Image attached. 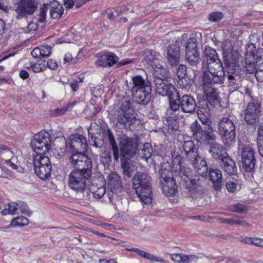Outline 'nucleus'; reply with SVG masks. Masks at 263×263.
<instances>
[{
  "label": "nucleus",
  "mask_w": 263,
  "mask_h": 263,
  "mask_svg": "<svg viewBox=\"0 0 263 263\" xmlns=\"http://www.w3.org/2000/svg\"><path fill=\"white\" fill-rule=\"evenodd\" d=\"M244 119L247 124H254L257 121V107L253 102L249 103L244 111Z\"/></svg>",
  "instance_id": "obj_20"
},
{
  "label": "nucleus",
  "mask_w": 263,
  "mask_h": 263,
  "mask_svg": "<svg viewBox=\"0 0 263 263\" xmlns=\"http://www.w3.org/2000/svg\"><path fill=\"white\" fill-rule=\"evenodd\" d=\"M35 174L42 180L48 179L51 175V163L49 158L43 155H36L33 160Z\"/></svg>",
  "instance_id": "obj_9"
},
{
  "label": "nucleus",
  "mask_w": 263,
  "mask_h": 263,
  "mask_svg": "<svg viewBox=\"0 0 263 263\" xmlns=\"http://www.w3.org/2000/svg\"><path fill=\"white\" fill-rule=\"evenodd\" d=\"M178 41L174 44H171L167 48L166 58L170 65L176 66L178 64L180 57V50Z\"/></svg>",
  "instance_id": "obj_19"
},
{
  "label": "nucleus",
  "mask_w": 263,
  "mask_h": 263,
  "mask_svg": "<svg viewBox=\"0 0 263 263\" xmlns=\"http://www.w3.org/2000/svg\"><path fill=\"white\" fill-rule=\"evenodd\" d=\"M37 6V0H19L15 9L16 18L20 20L32 15Z\"/></svg>",
  "instance_id": "obj_10"
},
{
  "label": "nucleus",
  "mask_w": 263,
  "mask_h": 263,
  "mask_svg": "<svg viewBox=\"0 0 263 263\" xmlns=\"http://www.w3.org/2000/svg\"><path fill=\"white\" fill-rule=\"evenodd\" d=\"M246 68L247 72L249 73H253L256 70V66L254 62L247 64Z\"/></svg>",
  "instance_id": "obj_60"
},
{
  "label": "nucleus",
  "mask_w": 263,
  "mask_h": 263,
  "mask_svg": "<svg viewBox=\"0 0 263 263\" xmlns=\"http://www.w3.org/2000/svg\"><path fill=\"white\" fill-rule=\"evenodd\" d=\"M122 156L133 157L136 153V146L134 140L124 134H121L118 138Z\"/></svg>",
  "instance_id": "obj_14"
},
{
  "label": "nucleus",
  "mask_w": 263,
  "mask_h": 263,
  "mask_svg": "<svg viewBox=\"0 0 263 263\" xmlns=\"http://www.w3.org/2000/svg\"><path fill=\"white\" fill-rule=\"evenodd\" d=\"M209 177L212 182L214 189L215 190H219L221 188L222 182L221 172L217 168L210 169Z\"/></svg>",
  "instance_id": "obj_23"
},
{
  "label": "nucleus",
  "mask_w": 263,
  "mask_h": 263,
  "mask_svg": "<svg viewBox=\"0 0 263 263\" xmlns=\"http://www.w3.org/2000/svg\"><path fill=\"white\" fill-rule=\"evenodd\" d=\"M97 57L98 59L95 61V64L99 67H107L105 51L98 53Z\"/></svg>",
  "instance_id": "obj_40"
},
{
  "label": "nucleus",
  "mask_w": 263,
  "mask_h": 263,
  "mask_svg": "<svg viewBox=\"0 0 263 263\" xmlns=\"http://www.w3.org/2000/svg\"><path fill=\"white\" fill-rule=\"evenodd\" d=\"M128 87L134 101L137 104L146 105L151 100L152 85L146 75L133 76Z\"/></svg>",
  "instance_id": "obj_2"
},
{
  "label": "nucleus",
  "mask_w": 263,
  "mask_h": 263,
  "mask_svg": "<svg viewBox=\"0 0 263 263\" xmlns=\"http://www.w3.org/2000/svg\"><path fill=\"white\" fill-rule=\"evenodd\" d=\"M42 58L48 57L51 53V47L48 45H42L39 47Z\"/></svg>",
  "instance_id": "obj_42"
},
{
  "label": "nucleus",
  "mask_w": 263,
  "mask_h": 263,
  "mask_svg": "<svg viewBox=\"0 0 263 263\" xmlns=\"http://www.w3.org/2000/svg\"><path fill=\"white\" fill-rule=\"evenodd\" d=\"M107 137L109 143L111 147L117 146L114 136L110 129L107 130Z\"/></svg>",
  "instance_id": "obj_55"
},
{
  "label": "nucleus",
  "mask_w": 263,
  "mask_h": 263,
  "mask_svg": "<svg viewBox=\"0 0 263 263\" xmlns=\"http://www.w3.org/2000/svg\"><path fill=\"white\" fill-rule=\"evenodd\" d=\"M13 156V152L5 145H2V148L0 153V159H1L6 161V160L12 159Z\"/></svg>",
  "instance_id": "obj_39"
},
{
  "label": "nucleus",
  "mask_w": 263,
  "mask_h": 263,
  "mask_svg": "<svg viewBox=\"0 0 263 263\" xmlns=\"http://www.w3.org/2000/svg\"><path fill=\"white\" fill-rule=\"evenodd\" d=\"M65 141L66 148L68 152H86L88 145L86 138L82 135L74 134L70 138V142Z\"/></svg>",
  "instance_id": "obj_12"
},
{
  "label": "nucleus",
  "mask_w": 263,
  "mask_h": 263,
  "mask_svg": "<svg viewBox=\"0 0 263 263\" xmlns=\"http://www.w3.org/2000/svg\"><path fill=\"white\" fill-rule=\"evenodd\" d=\"M198 114L199 115H203L205 117L210 116V109L208 108L207 104H205L204 107H200L198 109Z\"/></svg>",
  "instance_id": "obj_58"
},
{
  "label": "nucleus",
  "mask_w": 263,
  "mask_h": 263,
  "mask_svg": "<svg viewBox=\"0 0 263 263\" xmlns=\"http://www.w3.org/2000/svg\"><path fill=\"white\" fill-rule=\"evenodd\" d=\"M47 67L51 70H55L58 67V64L54 60H50L46 64Z\"/></svg>",
  "instance_id": "obj_64"
},
{
  "label": "nucleus",
  "mask_w": 263,
  "mask_h": 263,
  "mask_svg": "<svg viewBox=\"0 0 263 263\" xmlns=\"http://www.w3.org/2000/svg\"><path fill=\"white\" fill-rule=\"evenodd\" d=\"M160 54L152 50H146L143 53V59L148 66H152L160 62Z\"/></svg>",
  "instance_id": "obj_26"
},
{
  "label": "nucleus",
  "mask_w": 263,
  "mask_h": 263,
  "mask_svg": "<svg viewBox=\"0 0 263 263\" xmlns=\"http://www.w3.org/2000/svg\"><path fill=\"white\" fill-rule=\"evenodd\" d=\"M105 193V189L103 186L98 187L93 193V196L97 199L102 198Z\"/></svg>",
  "instance_id": "obj_53"
},
{
  "label": "nucleus",
  "mask_w": 263,
  "mask_h": 263,
  "mask_svg": "<svg viewBox=\"0 0 263 263\" xmlns=\"http://www.w3.org/2000/svg\"><path fill=\"white\" fill-rule=\"evenodd\" d=\"M178 84L182 88H189L190 85L187 82L185 77L184 78H179L178 80Z\"/></svg>",
  "instance_id": "obj_63"
},
{
  "label": "nucleus",
  "mask_w": 263,
  "mask_h": 263,
  "mask_svg": "<svg viewBox=\"0 0 263 263\" xmlns=\"http://www.w3.org/2000/svg\"><path fill=\"white\" fill-rule=\"evenodd\" d=\"M152 67L154 70L153 75L154 77H165L167 73L166 70L160 63V62Z\"/></svg>",
  "instance_id": "obj_35"
},
{
  "label": "nucleus",
  "mask_w": 263,
  "mask_h": 263,
  "mask_svg": "<svg viewBox=\"0 0 263 263\" xmlns=\"http://www.w3.org/2000/svg\"><path fill=\"white\" fill-rule=\"evenodd\" d=\"M198 260V257L195 255L183 254L182 263L195 262Z\"/></svg>",
  "instance_id": "obj_46"
},
{
  "label": "nucleus",
  "mask_w": 263,
  "mask_h": 263,
  "mask_svg": "<svg viewBox=\"0 0 263 263\" xmlns=\"http://www.w3.org/2000/svg\"><path fill=\"white\" fill-rule=\"evenodd\" d=\"M111 160V157L109 152H106L104 153L103 155L101 157V162L102 163L108 165L110 163Z\"/></svg>",
  "instance_id": "obj_51"
},
{
  "label": "nucleus",
  "mask_w": 263,
  "mask_h": 263,
  "mask_svg": "<svg viewBox=\"0 0 263 263\" xmlns=\"http://www.w3.org/2000/svg\"><path fill=\"white\" fill-rule=\"evenodd\" d=\"M193 136L198 142L211 144L216 139V136L213 132L205 133L197 121L193 122L191 125Z\"/></svg>",
  "instance_id": "obj_13"
},
{
  "label": "nucleus",
  "mask_w": 263,
  "mask_h": 263,
  "mask_svg": "<svg viewBox=\"0 0 263 263\" xmlns=\"http://www.w3.org/2000/svg\"><path fill=\"white\" fill-rule=\"evenodd\" d=\"M27 68H31L34 72H40L44 70L46 68L45 62H37L36 63L29 62L27 64Z\"/></svg>",
  "instance_id": "obj_34"
},
{
  "label": "nucleus",
  "mask_w": 263,
  "mask_h": 263,
  "mask_svg": "<svg viewBox=\"0 0 263 263\" xmlns=\"http://www.w3.org/2000/svg\"><path fill=\"white\" fill-rule=\"evenodd\" d=\"M176 173L185 183V186L191 197L195 198L201 195L202 187L199 177L195 176V178H193L190 168L182 166L180 170Z\"/></svg>",
  "instance_id": "obj_8"
},
{
  "label": "nucleus",
  "mask_w": 263,
  "mask_h": 263,
  "mask_svg": "<svg viewBox=\"0 0 263 263\" xmlns=\"http://www.w3.org/2000/svg\"><path fill=\"white\" fill-rule=\"evenodd\" d=\"M160 175L162 190L163 193L168 197L174 195L177 191L174 179L171 177L164 175L162 172L160 173Z\"/></svg>",
  "instance_id": "obj_18"
},
{
  "label": "nucleus",
  "mask_w": 263,
  "mask_h": 263,
  "mask_svg": "<svg viewBox=\"0 0 263 263\" xmlns=\"http://www.w3.org/2000/svg\"><path fill=\"white\" fill-rule=\"evenodd\" d=\"M51 136L49 133L41 131L35 135L31 141V146L34 151L37 153L39 151L47 152L51 146Z\"/></svg>",
  "instance_id": "obj_11"
},
{
  "label": "nucleus",
  "mask_w": 263,
  "mask_h": 263,
  "mask_svg": "<svg viewBox=\"0 0 263 263\" xmlns=\"http://www.w3.org/2000/svg\"><path fill=\"white\" fill-rule=\"evenodd\" d=\"M172 170L173 172L176 173L177 171H180L181 168L182 163L181 162V157L179 154L176 152H174L172 154Z\"/></svg>",
  "instance_id": "obj_32"
},
{
  "label": "nucleus",
  "mask_w": 263,
  "mask_h": 263,
  "mask_svg": "<svg viewBox=\"0 0 263 263\" xmlns=\"http://www.w3.org/2000/svg\"><path fill=\"white\" fill-rule=\"evenodd\" d=\"M183 149L186 158L191 159L196 156L197 154V149L194 147L193 142L192 141H185L183 144Z\"/></svg>",
  "instance_id": "obj_28"
},
{
  "label": "nucleus",
  "mask_w": 263,
  "mask_h": 263,
  "mask_svg": "<svg viewBox=\"0 0 263 263\" xmlns=\"http://www.w3.org/2000/svg\"><path fill=\"white\" fill-rule=\"evenodd\" d=\"M223 17V14L221 12H216L211 13L209 16V19L211 22H218Z\"/></svg>",
  "instance_id": "obj_47"
},
{
  "label": "nucleus",
  "mask_w": 263,
  "mask_h": 263,
  "mask_svg": "<svg viewBox=\"0 0 263 263\" xmlns=\"http://www.w3.org/2000/svg\"><path fill=\"white\" fill-rule=\"evenodd\" d=\"M47 9L45 7L41 8L40 9L39 14L37 15V21L39 23H43L46 18Z\"/></svg>",
  "instance_id": "obj_49"
},
{
  "label": "nucleus",
  "mask_w": 263,
  "mask_h": 263,
  "mask_svg": "<svg viewBox=\"0 0 263 263\" xmlns=\"http://www.w3.org/2000/svg\"><path fill=\"white\" fill-rule=\"evenodd\" d=\"M107 67H110L115 65L119 60L118 57L112 52L105 51Z\"/></svg>",
  "instance_id": "obj_37"
},
{
  "label": "nucleus",
  "mask_w": 263,
  "mask_h": 263,
  "mask_svg": "<svg viewBox=\"0 0 263 263\" xmlns=\"http://www.w3.org/2000/svg\"><path fill=\"white\" fill-rule=\"evenodd\" d=\"M197 42L196 37H190L186 45L185 58L189 63L192 66L196 65L199 63Z\"/></svg>",
  "instance_id": "obj_15"
},
{
  "label": "nucleus",
  "mask_w": 263,
  "mask_h": 263,
  "mask_svg": "<svg viewBox=\"0 0 263 263\" xmlns=\"http://www.w3.org/2000/svg\"><path fill=\"white\" fill-rule=\"evenodd\" d=\"M133 186L141 202L150 206L152 202L151 177L146 174L137 173L133 178Z\"/></svg>",
  "instance_id": "obj_4"
},
{
  "label": "nucleus",
  "mask_w": 263,
  "mask_h": 263,
  "mask_svg": "<svg viewBox=\"0 0 263 263\" xmlns=\"http://www.w3.org/2000/svg\"><path fill=\"white\" fill-rule=\"evenodd\" d=\"M186 73V67L184 65L181 64L179 66L177 71V74L178 75V77L179 78H184L185 77Z\"/></svg>",
  "instance_id": "obj_50"
},
{
  "label": "nucleus",
  "mask_w": 263,
  "mask_h": 263,
  "mask_svg": "<svg viewBox=\"0 0 263 263\" xmlns=\"http://www.w3.org/2000/svg\"><path fill=\"white\" fill-rule=\"evenodd\" d=\"M63 7L58 2L51 4L50 14L52 18L60 19L63 14Z\"/></svg>",
  "instance_id": "obj_30"
},
{
  "label": "nucleus",
  "mask_w": 263,
  "mask_h": 263,
  "mask_svg": "<svg viewBox=\"0 0 263 263\" xmlns=\"http://www.w3.org/2000/svg\"><path fill=\"white\" fill-rule=\"evenodd\" d=\"M208 71L203 73V88L208 98L217 99L216 89L213 84H222L224 80L225 72L220 60L210 62L207 64Z\"/></svg>",
  "instance_id": "obj_1"
},
{
  "label": "nucleus",
  "mask_w": 263,
  "mask_h": 263,
  "mask_svg": "<svg viewBox=\"0 0 263 263\" xmlns=\"http://www.w3.org/2000/svg\"><path fill=\"white\" fill-rule=\"evenodd\" d=\"M17 210V202H11L8 205V208H6L2 210L1 214L2 215H14L16 214Z\"/></svg>",
  "instance_id": "obj_38"
},
{
  "label": "nucleus",
  "mask_w": 263,
  "mask_h": 263,
  "mask_svg": "<svg viewBox=\"0 0 263 263\" xmlns=\"http://www.w3.org/2000/svg\"><path fill=\"white\" fill-rule=\"evenodd\" d=\"M107 180L111 189H117L119 191L122 190V180L117 172L110 173L107 177Z\"/></svg>",
  "instance_id": "obj_27"
},
{
  "label": "nucleus",
  "mask_w": 263,
  "mask_h": 263,
  "mask_svg": "<svg viewBox=\"0 0 263 263\" xmlns=\"http://www.w3.org/2000/svg\"><path fill=\"white\" fill-rule=\"evenodd\" d=\"M28 223V219L25 217H22V218H16L15 219H13L10 226H8V228H9L11 226H23L25 224H27Z\"/></svg>",
  "instance_id": "obj_43"
},
{
  "label": "nucleus",
  "mask_w": 263,
  "mask_h": 263,
  "mask_svg": "<svg viewBox=\"0 0 263 263\" xmlns=\"http://www.w3.org/2000/svg\"><path fill=\"white\" fill-rule=\"evenodd\" d=\"M91 170L81 168L72 171L68 176V185L70 189L77 193H82L80 199L87 200L90 193L87 189L91 176Z\"/></svg>",
  "instance_id": "obj_3"
},
{
  "label": "nucleus",
  "mask_w": 263,
  "mask_h": 263,
  "mask_svg": "<svg viewBox=\"0 0 263 263\" xmlns=\"http://www.w3.org/2000/svg\"><path fill=\"white\" fill-rule=\"evenodd\" d=\"M76 60L72 58V54L69 52L66 53L64 58V64L70 65L76 63Z\"/></svg>",
  "instance_id": "obj_52"
},
{
  "label": "nucleus",
  "mask_w": 263,
  "mask_h": 263,
  "mask_svg": "<svg viewBox=\"0 0 263 263\" xmlns=\"http://www.w3.org/2000/svg\"><path fill=\"white\" fill-rule=\"evenodd\" d=\"M165 77H154V83L155 84L156 89H157L159 86H161L162 84H164L167 82V80L164 79Z\"/></svg>",
  "instance_id": "obj_57"
},
{
  "label": "nucleus",
  "mask_w": 263,
  "mask_h": 263,
  "mask_svg": "<svg viewBox=\"0 0 263 263\" xmlns=\"http://www.w3.org/2000/svg\"><path fill=\"white\" fill-rule=\"evenodd\" d=\"M129 251L135 252L139 257L143 258L146 260H149L151 263H154L155 262L163 263L164 260L159 257H158L149 252L145 251L144 250H141L137 248H130L127 249Z\"/></svg>",
  "instance_id": "obj_22"
},
{
  "label": "nucleus",
  "mask_w": 263,
  "mask_h": 263,
  "mask_svg": "<svg viewBox=\"0 0 263 263\" xmlns=\"http://www.w3.org/2000/svg\"><path fill=\"white\" fill-rule=\"evenodd\" d=\"M246 55L253 57L255 58L256 53V46L254 44L250 43L246 46Z\"/></svg>",
  "instance_id": "obj_45"
},
{
  "label": "nucleus",
  "mask_w": 263,
  "mask_h": 263,
  "mask_svg": "<svg viewBox=\"0 0 263 263\" xmlns=\"http://www.w3.org/2000/svg\"><path fill=\"white\" fill-rule=\"evenodd\" d=\"M209 152L215 159L220 160L221 161L224 157L228 156L223 147L215 142L211 143Z\"/></svg>",
  "instance_id": "obj_25"
},
{
  "label": "nucleus",
  "mask_w": 263,
  "mask_h": 263,
  "mask_svg": "<svg viewBox=\"0 0 263 263\" xmlns=\"http://www.w3.org/2000/svg\"><path fill=\"white\" fill-rule=\"evenodd\" d=\"M193 158L187 160L191 162L198 174L203 175L208 170L204 158L199 156L198 153Z\"/></svg>",
  "instance_id": "obj_21"
},
{
  "label": "nucleus",
  "mask_w": 263,
  "mask_h": 263,
  "mask_svg": "<svg viewBox=\"0 0 263 263\" xmlns=\"http://www.w3.org/2000/svg\"><path fill=\"white\" fill-rule=\"evenodd\" d=\"M69 85L71 90L73 92H77L79 88V84L77 81H75V80H72L70 81Z\"/></svg>",
  "instance_id": "obj_61"
},
{
  "label": "nucleus",
  "mask_w": 263,
  "mask_h": 263,
  "mask_svg": "<svg viewBox=\"0 0 263 263\" xmlns=\"http://www.w3.org/2000/svg\"><path fill=\"white\" fill-rule=\"evenodd\" d=\"M135 114L132 103L127 99H123L120 105L111 115V120L116 124L125 126L130 125L136 119Z\"/></svg>",
  "instance_id": "obj_7"
},
{
  "label": "nucleus",
  "mask_w": 263,
  "mask_h": 263,
  "mask_svg": "<svg viewBox=\"0 0 263 263\" xmlns=\"http://www.w3.org/2000/svg\"><path fill=\"white\" fill-rule=\"evenodd\" d=\"M230 210L233 212L242 213L246 210V207L240 203H235L230 205Z\"/></svg>",
  "instance_id": "obj_44"
},
{
  "label": "nucleus",
  "mask_w": 263,
  "mask_h": 263,
  "mask_svg": "<svg viewBox=\"0 0 263 263\" xmlns=\"http://www.w3.org/2000/svg\"><path fill=\"white\" fill-rule=\"evenodd\" d=\"M68 107L65 106H63L61 108H56L52 109L50 111V114L53 116H58L63 115L65 113L67 110Z\"/></svg>",
  "instance_id": "obj_48"
},
{
  "label": "nucleus",
  "mask_w": 263,
  "mask_h": 263,
  "mask_svg": "<svg viewBox=\"0 0 263 263\" xmlns=\"http://www.w3.org/2000/svg\"><path fill=\"white\" fill-rule=\"evenodd\" d=\"M254 151L250 145H245L241 150V161L243 168L247 171H251L255 166Z\"/></svg>",
  "instance_id": "obj_17"
},
{
  "label": "nucleus",
  "mask_w": 263,
  "mask_h": 263,
  "mask_svg": "<svg viewBox=\"0 0 263 263\" xmlns=\"http://www.w3.org/2000/svg\"><path fill=\"white\" fill-rule=\"evenodd\" d=\"M17 208L23 214L30 216L32 214V212L30 211L27 204L23 201H19L17 202Z\"/></svg>",
  "instance_id": "obj_41"
},
{
  "label": "nucleus",
  "mask_w": 263,
  "mask_h": 263,
  "mask_svg": "<svg viewBox=\"0 0 263 263\" xmlns=\"http://www.w3.org/2000/svg\"><path fill=\"white\" fill-rule=\"evenodd\" d=\"M220 164L224 171L228 174L233 175L236 174L237 167L236 163L229 156H227V157H224Z\"/></svg>",
  "instance_id": "obj_24"
},
{
  "label": "nucleus",
  "mask_w": 263,
  "mask_h": 263,
  "mask_svg": "<svg viewBox=\"0 0 263 263\" xmlns=\"http://www.w3.org/2000/svg\"><path fill=\"white\" fill-rule=\"evenodd\" d=\"M233 225H239L241 226H249L250 224L247 223L242 218L239 216H235L233 217Z\"/></svg>",
  "instance_id": "obj_56"
},
{
  "label": "nucleus",
  "mask_w": 263,
  "mask_h": 263,
  "mask_svg": "<svg viewBox=\"0 0 263 263\" xmlns=\"http://www.w3.org/2000/svg\"><path fill=\"white\" fill-rule=\"evenodd\" d=\"M174 89L175 87L173 85L168 83L167 82L164 84L159 86L156 89V92L162 96H170L172 95Z\"/></svg>",
  "instance_id": "obj_29"
},
{
  "label": "nucleus",
  "mask_w": 263,
  "mask_h": 263,
  "mask_svg": "<svg viewBox=\"0 0 263 263\" xmlns=\"http://www.w3.org/2000/svg\"><path fill=\"white\" fill-rule=\"evenodd\" d=\"M183 254L176 253L172 255V260L176 263H182Z\"/></svg>",
  "instance_id": "obj_59"
},
{
  "label": "nucleus",
  "mask_w": 263,
  "mask_h": 263,
  "mask_svg": "<svg viewBox=\"0 0 263 263\" xmlns=\"http://www.w3.org/2000/svg\"><path fill=\"white\" fill-rule=\"evenodd\" d=\"M107 137L109 143L111 147L117 146L114 136L110 129L107 130Z\"/></svg>",
  "instance_id": "obj_54"
},
{
  "label": "nucleus",
  "mask_w": 263,
  "mask_h": 263,
  "mask_svg": "<svg viewBox=\"0 0 263 263\" xmlns=\"http://www.w3.org/2000/svg\"><path fill=\"white\" fill-rule=\"evenodd\" d=\"M257 143L258 152L260 155L263 157V122L260 125L258 130Z\"/></svg>",
  "instance_id": "obj_36"
},
{
  "label": "nucleus",
  "mask_w": 263,
  "mask_h": 263,
  "mask_svg": "<svg viewBox=\"0 0 263 263\" xmlns=\"http://www.w3.org/2000/svg\"><path fill=\"white\" fill-rule=\"evenodd\" d=\"M196 106V102L193 97L187 95L181 97L178 93L176 100L170 101L167 115L175 120L179 119L182 117L179 115L180 112L192 114L195 111Z\"/></svg>",
  "instance_id": "obj_5"
},
{
  "label": "nucleus",
  "mask_w": 263,
  "mask_h": 263,
  "mask_svg": "<svg viewBox=\"0 0 263 263\" xmlns=\"http://www.w3.org/2000/svg\"><path fill=\"white\" fill-rule=\"evenodd\" d=\"M236 123V118L232 114L223 117L219 121V134L226 147H230L235 144Z\"/></svg>",
  "instance_id": "obj_6"
},
{
  "label": "nucleus",
  "mask_w": 263,
  "mask_h": 263,
  "mask_svg": "<svg viewBox=\"0 0 263 263\" xmlns=\"http://www.w3.org/2000/svg\"><path fill=\"white\" fill-rule=\"evenodd\" d=\"M70 153L69 161L72 165L76 167H82V168L91 169L92 163L90 158L85 154V152Z\"/></svg>",
  "instance_id": "obj_16"
},
{
  "label": "nucleus",
  "mask_w": 263,
  "mask_h": 263,
  "mask_svg": "<svg viewBox=\"0 0 263 263\" xmlns=\"http://www.w3.org/2000/svg\"><path fill=\"white\" fill-rule=\"evenodd\" d=\"M237 187V185L234 182H228L226 183V188L228 191L234 192Z\"/></svg>",
  "instance_id": "obj_62"
},
{
  "label": "nucleus",
  "mask_w": 263,
  "mask_h": 263,
  "mask_svg": "<svg viewBox=\"0 0 263 263\" xmlns=\"http://www.w3.org/2000/svg\"><path fill=\"white\" fill-rule=\"evenodd\" d=\"M204 54L206 58L207 64L215 61L220 60L215 49L209 46H206L204 50Z\"/></svg>",
  "instance_id": "obj_33"
},
{
  "label": "nucleus",
  "mask_w": 263,
  "mask_h": 263,
  "mask_svg": "<svg viewBox=\"0 0 263 263\" xmlns=\"http://www.w3.org/2000/svg\"><path fill=\"white\" fill-rule=\"evenodd\" d=\"M153 153V149L152 145L148 143H146L143 144L141 151L139 152V154L141 159L147 161L151 157Z\"/></svg>",
  "instance_id": "obj_31"
}]
</instances>
